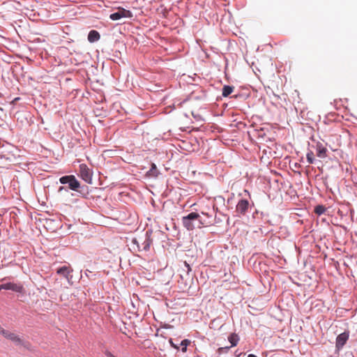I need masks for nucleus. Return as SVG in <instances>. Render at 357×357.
Instances as JSON below:
<instances>
[{"label":"nucleus","mask_w":357,"mask_h":357,"mask_svg":"<svg viewBox=\"0 0 357 357\" xmlns=\"http://www.w3.org/2000/svg\"><path fill=\"white\" fill-rule=\"evenodd\" d=\"M73 271V268L70 266H63L57 269L56 273L59 275H61L69 280L70 274Z\"/></svg>","instance_id":"9d476101"},{"label":"nucleus","mask_w":357,"mask_h":357,"mask_svg":"<svg viewBox=\"0 0 357 357\" xmlns=\"http://www.w3.org/2000/svg\"><path fill=\"white\" fill-rule=\"evenodd\" d=\"M349 336L348 332H344L337 337L335 347L338 350L344 347L349 339Z\"/></svg>","instance_id":"1a4fd4ad"},{"label":"nucleus","mask_w":357,"mask_h":357,"mask_svg":"<svg viewBox=\"0 0 357 357\" xmlns=\"http://www.w3.org/2000/svg\"><path fill=\"white\" fill-rule=\"evenodd\" d=\"M183 264L184 266L187 268V272L189 273L191 271L190 265L186 261H184Z\"/></svg>","instance_id":"aec40b11"},{"label":"nucleus","mask_w":357,"mask_h":357,"mask_svg":"<svg viewBox=\"0 0 357 357\" xmlns=\"http://www.w3.org/2000/svg\"><path fill=\"white\" fill-rule=\"evenodd\" d=\"M202 213L203 215H206V216L208 217V218H211V215H209L208 213H205L204 212H202Z\"/></svg>","instance_id":"b1692460"},{"label":"nucleus","mask_w":357,"mask_h":357,"mask_svg":"<svg viewBox=\"0 0 357 357\" xmlns=\"http://www.w3.org/2000/svg\"><path fill=\"white\" fill-rule=\"evenodd\" d=\"M316 147L318 157L321 158L326 157L327 149L321 142H318Z\"/></svg>","instance_id":"9b49d317"},{"label":"nucleus","mask_w":357,"mask_h":357,"mask_svg":"<svg viewBox=\"0 0 357 357\" xmlns=\"http://www.w3.org/2000/svg\"><path fill=\"white\" fill-rule=\"evenodd\" d=\"M307 161L309 164H312L314 161V153L312 151H309L306 155Z\"/></svg>","instance_id":"a211bd4d"},{"label":"nucleus","mask_w":357,"mask_h":357,"mask_svg":"<svg viewBox=\"0 0 357 357\" xmlns=\"http://www.w3.org/2000/svg\"><path fill=\"white\" fill-rule=\"evenodd\" d=\"M0 334L5 338L12 341L17 346H22L29 349L31 346L30 343L24 341L15 333L4 329L0 326Z\"/></svg>","instance_id":"f03ea898"},{"label":"nucleus","mask_w":357,"mask_h":357,"mask_svg":"<svg viewBox=\"0 0 357 357\" xmlns=\"http://www.w3.org/2000/svg\"><path fill=\"white\" fill-rule=\"evenodd\" d=\"M158 174L156 165L154 163L151 164V168L148 172V174L151 176H156Z\"/></svg>","instance_id":"2eb2a0df"},{"label":"nucleus","mask_w":357,"mask_h":357,"mask_svg":"<svg viewBox=\"0 0 357 357\" xmlns=\"http://www.w3.org/2000/svg\"><path fill=\"white\" fill-rule=\"evenodd\" d=\"M325 211H326V208L322 205H318L314 208V212L317 215H321V214L324 213Z\"/></svg>","instance_id":"dca6fc26"},{"label":"nucleus","mask_w":357,"mask_h":357,"mask_svg":"<svg viewBox=\"0 0 357 357\" xmlns=\"http://www.w3.org/2000/svg\"><path fill=\"white\" fill-rule=\"evenodd\" d=\"M63 190H66V188L63 187V186H61L59 187V190H58V192H61Z\"/></svg>","instance_id":"5701e85b"},{"label":"nucleus","mask_w":357,"mask_h":357,"mask_svg":"<svg viewBox=\"0 0 357 357\" xmlns=\"http://www.w3.org/2000/svg\"><path fill=\"white\" fill-rule=\"evenodd\" d=\"M195 220H197L199 222V225H197L199 228H201L203 226H207L212 223L211 220L202 219L199 214L195 212H192L188 215L182 218L183 227L189 231H192L195 229V225L193 224V221Z\"/></svg>","instance_id":"f257e3e1"},{"label":"nucleus","mask_w":357,"mask_h":357,"mask_svg":"<svg viewBox=\"0 0 357 357\" xmlns=\"http://www.w3.org/2000/svg\"><path fill=\"white\" fill-rule=\"evenodd\" d=\"M105 355L107 356V357H116L114 354H112L110 351H107L105 352Z\"/></svg>","instance_id":"4be33fe9"},{"label":"nucleus","mask_w":357,"mask_h":357,"mask_svg":"<svg viewBox=\"0 0 357 357\" xmlns=\"http://www.w3.org/2000/svg\"><path fill=\"white\" fill-rule=\"evenodd\" d=\"M169 342L170 345H171L173 348H174V349H179L178 345V344H176V343H174V342H173L172 339H169Z\"/></svg>","instance_id":"6ab92c4d"},{"label":"nucleus","mask_w":357,"mask_h":357,"mask_svg":"<svg viewBox=\"0 0 357 357\" xmlns=\"http://www.w3.org/2000/svg\"><path fill=\"white\" fill-rule=\"evenodd\" d=\"M2 289L11 290L16 293L22 294L24 291V288L21 283L6 282L0 284V291Z\"/></svg>","instance_id":"20e7f679"},{"label":"nucleus","mask_w":357,"mask_h":357,"mask_svg":"<svg viewBox=\"0 0 357 357\" xmlns=\"http://www.w3.org/2000/svg\"><path fill=\"white\" fill-rule=\"evenodd\" d=\"M132 17V13L130 10L123 8H119L117 12L114 13L109 15V18L113 21L119 20L123 17L130 18Z\"/></svg>","instance_id":"39448f33"},{"label":"nucleus","mask_w":357,"mask_h":357,"mask_svg":"<svg viewBox=\"0 0 357 357\" xmlns=\"http://www.w3.org/2000/svg\"><path fill=\"white\" fill-rule=\"evenodd\" d=\"M250 206V203L246 199H241L236 207V212L239 215H245Z\"/></svg>","instance_id":"6e6552de"},{"label":"nucleus","mask_w":357,"mask_h":357,"mask_svg":"<svg viewBox=\"0 0 357 357\" xmlns=\"http://www.w3.org/2000/svg\"><path fill=\"white\" fill-rule=\"evenodd\" d=\"M151 234V232L146 231L145 240L142 243V248L139 246V242L137 241V239H133L132 243L137 245L139 250H144V251L149 250L150 248V246L153 242L152 239H151V238H150Z\"/></svg>","instance_id":"423d86ee"},{"label":"nucleus","mask_w":357,"mask_h":357,"mask_svg":"<svg viewBox=\"0 0 357 357\" xmlns=\"http://www.w3.org/2000/svg\"><path fill=\"white\" fill-rule=\"evenodd\" d=\"M100 38V33L96 30H91L88 35V40L90 43L98 41Z\"/></svg>","instance_id":"f8f14e48"},{"label":"nucleus","mask_w":357,"mask_h":357,"mask_svg":"<svg viewBox=\"0 0 357 357\" xmlns=\"http://www.w3.org/2000/svg\"><path fill=\"white\" fill-rule=\"evenodd\" d=\"M230 347H220L218 349V352L220 354L223 350H228Z\"/></svg>","instance_id":"412c9836"},{"label":"nucleus","mask_w":357,"mask_h":357,"mask_svg":"<svg viewBox=\"0 0 357 357\" xmlns=\"http://www.w3.org/2000/svg\"><path fill=\"white\" fill-rule=\"evenodd\" d=\"M59 181L62 184H68L69 189L74 191H77L80 188V183L74 175L62 176L59 178Z\"/></svg>","instance_id":"7ed1b4c3"},{"label":"nucleus","mask_w":357,"mask_h":357,"mask_svg":"<svg viewBox=\"0 0 357 357\" xmlns=\"http://www.w3.org/2000/svg\"><path fill=\"white\" fill-rule=\"evenodd\" d=\"M248 357H257V356H255V354H249L248 356Z\"/></svg>","instance_id":"393cba45"},{"label":"nucleus","mask_w":357,"mask_h":357,"mask_svg":"<svg viewBox=\"0 0 357 357\" xmlns=\"http://www.w3.org/2000/svg\"><path fill=\"white\" fill-rule=\"evenodd\" d=\"M190 341L189 340H183L181 341L180 345L182 347L181 350L183 352H185L187 351V347L190 344Z\"/></svg>","instance_id":"f3484780"},{"label":"nucleus","mask_w":357,"mask_h":357,"mask_svg":"<svg viewBox=\"0 0 357 357\" xmlns=\"http://www.w3.org/2000/svg\"><path fill=\"white\" fill-rule=\"evenodd\" d=\"M228 340L231 343V347H234L238 344V342L239 340L238 336L235 333H231L228 337Z\"/></svg>","instance_id":"ddd939ff"},{"label":"nucleus","mask_w":357,"mask_h":357,"mask_svg":"<svg viewBox=\"0 0 357 357\" xmlns=\"http://www.w3.org/2000/svg\"><path fill=\"white\" fill-rule=\"evenodd\" d=\"M79 174L83 180L87 183H91V172L85 164L79 165Z\"/></svg>","instance_id":"0eeeda50"},{"label":"nucleus","mask_w":357,"mask_h":357,"mask_svg":"<svg viewBox=\"0 0 357 357\" xmlns=\"http://www.w3.org/2000/svg\"><path fill=\"white\" fill-rule=\"evenodd\" d=\"M233 91H234L233 86L225 85L222 88V94L224 97H227L233 92Z\"/></svg>","instance_id":"4468645a"}]
</instances>
